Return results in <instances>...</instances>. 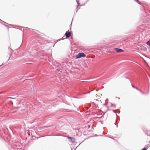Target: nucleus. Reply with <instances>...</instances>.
Here are the masks:
<instances>
[{
	"mask_svg": "<svg viewBox=\"0 0 150 150\" xmlns=\"http://www.w3.org/2000/svg\"><path fill=\"white\" fill-rule=\"evenodd\" d=\"M86 54L83 53H79L76 56V59H77L81 57H86Z\"/></svg>",
	"mask_w": 150,
	"mask_h": 150,
	"instance_id": "f257e3e1",
	"label": "nucleus"
},
{
	"mask_svg": "<svg viewBox=\"0 0 150 150\" xmlns=\"http://www.w3.org/2000/svg\"><path fill=\"white\" fill-rule=\"evenodd\" d=\"M114 50H115L117 53L122 52L124 51L122 49L117 48H114Z\"/></svg>",
	"mask_w": 150,
	"mask_h": 150,
	"instance_id": "f03ea898",
	"label": "nucleus"
},
{
	"mask_svg": "<svg viewBox=\"0 0 150 150\" xmlns=\"http://www.w3.org/2000/svg\"><path fill=\"white\" fill-rule=\"evenodd\" d=\"M67 137L70 140V141L71 143H74L75 142V139L74 137H71L67 136Z\"/></svg>",
	"mask_w": 150,
	"mask_h": 150,
	"instance_id": "7ed1b4c3",
	"label": "nucleus"
},
{
	"mask_svg": "<svg viewBox=\"0 0 150 150\" xmlns=\"http://www.w3.org/2000/svg\"><path fill=\"white\" fill-rule=\"evenodd\" d=\"M65 35L67 38H69L71 36V33L69 31H68L66 32Z\"/></svg>",
	"mask_w": 150,
	"mask_h": 150,
	"instance_id": "20e7f679",
	"label": "nucleus"
},
{
	"mask_svg": "<svg viewBox=\"0 0 150 150\" xmlns=\"http://www.w3.org/2000/svg\"><path fill=\"white\" fill-rule=\"evenodd\" d=\"M96 96L99 98L102 96V94L100 93L97 94L96 95Z\"/></svg>",
	"mask_w": 150,
	"mask_h": 150,
	"instance_id": "39448f33",
	"label": "nucleus"
},
{
	"mask_svg": "<svg viewBox=\"0 0 150 150\" xmlns=\"http://www.w3.org/2000/svg\"><path fill=\"white\" fill-rule=\"evenodd\" d=\"M150 47V41H148L146 43Z\"/></svg>",
	"mask_w": 150,
	"mask_h": 150,
	"instance_id": "423d86ee",
	"label": "nucleus"
},
{
	"mask_svg": "<svg viewBox=\"0 0 150 150\" xmlns=\"http://www.w3.org/2000/svg\"><path fill=\"white\" fill-rule=\"evenodd\" d=\"M5 64V63H4V62H2V63H1L0 64V67L3 64Z\"/></svg>",
	"mask_w": 150,
	"mask_h": 150,
	"instance_id": "0eeeda50",
	"label": "nucleus"
}]
</instances>
